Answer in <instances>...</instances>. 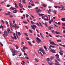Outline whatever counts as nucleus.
Masks as SVG:
<instances>
[{
	"label": "nucleus",
	"instance_id": "aec40b11",
	"mask_svg": "<svg viewBox=\"0 0 65 65\" xmlns=\"http://www.w3.org/2000/svg\"><path fill=\"white\" fill-rule=\"evenodd\" d=\"M51 31L52 33H53L54 34L55 33V31L53 30H51Z\"/></svg>",
	"mask_w": 65,
	"mask_h": 65
},
{
	"label": "nucleus",
	"instance_id": "393cba45",
	"mask_svg": "<svg viewBox=\"0 0 65 65\" xmlns=\"http://www.w3.org/2000/svg\"><path fill=\"white\" fill-rule=\"evenodd\" d=\"M42 6H43V7H44V8H45V7H46V5L44 4H43L42 5Z\"/></svg>",
	"mask_w": 65,
	"mask_h": 65
},
{
	"label": "nucleus",
	"instance_id": "e433bc0d",
	"mask_svg": "<svg viewBox=\"0 0 65 65\" xmlns=\"http://www.w3.org/2000/svg\"><path fill=\"white\" fill-rule=\"evenodd\" d=\"M25 16H26V17L27 18H28L29 15L27 14H26Z\"/></svg>",
	"mask_w": 65,
	"mask_h": 65
},
{
	"label": "nucleus",
	"instance_id": "9d476101",
	"mask_svg": "<svg viewBox=\"0 0 65 65\" xmlns=\"http://www.w3.org/2000/svg\"><path fill=\"white\" fill-rule=\"evenodd\" d=\"M42 23L44 24L45 26H46V27H48V26L47 25V24L46 22H45V23Z\"/></svg>",
	"mask_w": 65,
	"mask_h": 65
},
{
	"label": "nucleus",
	"instance_id": "2f4dec72",
	"mask_svg": "<svg viewBox=\"0 0 65 65\" xmlns=\"http://www.w3.org/2000/svg\"><path fill=\"white\" fill-rule=\"evenodd\" d=\"M59 45H60L61 46H63V47H65V45H62V44H59Z\"/></svg>",
	"mask_w": 65,
	"mask_h": 65
},
{
	"label": "nucleus",
	"instance_id": "338daca9",
	"mask_svg": "<svg viewBox=\"0 0 65 65\" xmlns=\"http://www.w3.org/2000/svg\"><path fill=\"white\" fill-rule=\"evenodd\" d=\"M16 49H18L19 48V47L17 46H16Z\"/></svg>",
	"mask_w": 65,
	"mask_h": 65
},
{
	"label": "nucleus",
	"instance_id": "7c9ffc66",
	"mask_svg": "<svg viewBox=\"0 0 65 65\" xmlns=\"http://www.w3.org/2000/svg\"><path fill=\"white\" fill-rule=\"evenodd\" d=\"M17 33H18V35H19V36H20L21 35V33H20V32H17Z\"/></svg>",
	"mask_w": 65,
	"mask_h": 65
},
{
	"label": "nucleus",
	"instance_id": "c9c22d12",
	"mask_svg": "<svg viewBox=\"0 0 65 65\" xmlns=\"http://www.w3.org/2000/svg\"><path fill=\"white\" fill-rule=\"evenodd\" d=\"M50 46L51 47H52V48H55V47L54 46H52V45H50Z\"/></svg>",
	"mask_w": 65,
	"mask_h": 65
},
{
	"label": "nucleus",
	"instance_id": "c85d7f7f",
	"mask_svg": "<svg viewBox=\"0 0 65 65\" xmlns=\"http://www.w3.org/2000/svg\"><path fill=\"white\" fill-rule=\"evenodd\" d=\"M0 28H2V29H3L4 28V27L2 26V25H1V26L0 27Z\"/></svg>",
	"mask_w": 65,
	"mask_h": 65
},
{
	"label": "nucleus",
	"instance_id": "37998d69",
	"mask_svg": "<svg viewBox=\"0 0 65 65\" xmlns=\"http://www.w3.org/2000/svg\"><path fill=\"white\" fill-rule=\"evenodd\" d=\"M23 23H24L25 24H27V22H26L23 21Z\"/></svg>",
	"mask_w": 65,
	"mask_h": 65
},
{
	"label": "nucleus",
	"instance_id": "680f3d73",
	"mask_svg": "<svg viewBox=\"0 0 65 65\" xmlns=\"http://www.w3.org/2000/svg\"><path fill=\"white\" fill-rule=\"evenodd\" d=\"M22 2L24 4H26V2H25L23 0H22Z\"/></svg>",
	"mask_w": 65,
	"mask_h": 65
},
{
	"label": "nucleus",
	"instance_id": "5701e85b",
	"mask_svg": "<svg viewBox=\"0 0 65 65\" xmlns=\"http://www.w3.org/2000/svg\"><path fill=\"white\" fill-rule=\"evenodd\" d=\"M28 43L31 46H32V45L31 43L29 41H28Z\"/></svg>",
	"mask_w": 65,
	"mask_h": 65
},
{
	"label": "nucleus",
	"instance_id": "69168bd1",
	"mask_svg": "<svg viewBox=\"0 0 65 65\" xmlns=\"http://www.w3.org/2000/svg\"><path fill=\"white\" fill-rule=\"evenodd\" d=\"M31 6H35V4H31Z\"/></svg>",
	"mask_w": 65,
	"mask_h": 65
},
{
	"label": "nucleus",
	"instance_id": "0eeeda50",
	"mask_svg": "<svg viewBox=\"0 0 65 65\" xmlns=\"http://www.w3.org/2000/svg\"><path fill=\"white\" fill-rule=\"evenodd\" d=\"M36 39L38 40V41L39 42H41V40H40V39L38 38V37L36 38Z\"/></svg>",
	"mask_w": 65,
	"mask_h": 65
},
{
	"label": "nucleus",
	"instance_id": "6ab92c4d",
	"mask_svg": "<svg viewBox=\"0 0 65 65\" xmlns=\"http://www.w3.org/2000/svg\"><path fill=\"white\" fill-rule=\"evenodd\" d=\"M40 35L41 36V37L43 38L44 39V37H43V35H42V34L41 32H40Z\"/></svg>",
	"mask_w": 65,
	"mask_h": 65
},
{
	"label": "nucleus",
	"instance_id": "052dcab7",
	"mask_svg": "<svg viewBox=\"0 0 65 65\" xmlns=\"http://www.w3.org/2000/svg\"><path fill=\"white\" fill-rule=\"evenodd\" d=\"M44 20L45 21H48L49 20L48 19H44Z\"/></svg>",
	"mask_w": 65,
	"mask_h": 65
},
{
	"label": "nucleus",
	"instance_id": "1a4fd4ad",
	"mask_svg": "<svg viewBox=\"0 0 65 65\" xmlns=\"http://www.w3.org/2000/svg\"><path fill=\"white\" fill-rule=\"evenodd\" d=\"M55 56L56 57V58H59V55L58 54H57L56 55H55Z\"/></svg>",
	"mask_w": 65,
	"mask_h": 65
},
{
	"label": "nucleus",
	"instance_id": "f8f14e48",
	"mask_svg": "<svg viewBox=\"0 0 65 65\" xmlns=\"http://www.w3.org/2000/svg\"><path fill=\"white\" fill-rule=\"evenodd\" d=\"M39 50L41 52H42L44 50L42 48H39Z\"/></svg>",
	"mask_w": 65,
	"mask_h": 65
},
{
	"label": "nucleus",
	"instance_id": "603ef678",
	"mask_svg": "<svg viewBox=\"0 0 65 65\" xmlns=\"http://www.w3.org/2000/svg\"><path fill=\"white\" fill-rule=\"evenodd\" d=\"M32 26H33V27H35V28H37V27H36V26L35 25H32Z\"/></svg>",
	"mask_w": 65,
	"mask_h": 65
},
{
	"label": "nucleus",
	"instance_id": "8fccbe9b",
	"mask_svg": "<svg viewBox=\"0 0 65 65\" xmlns=\"http://www.w3.org/2000/svg\"><path fill=\"white\" fill-rule=\"evenodd\" d=\"M62 25L63 26H65V23H62Z\"/></svg>",
	"mask_w": 65,
	"mask_h": 65
},
{
	"label": "nucleus",
	"instance_id": "20e7f679",
	"mask_svg": "<svg viewBox=\"0 0 65 65\" xmlns=\"http://www.w3.org/2000/svg\"><path fill=\"white\" fill-rule=\"evenodd\" d=\"M50 51H51V52L53 53H56V51L54 50H50Z\"/></svg>",
	"mask_w": 65,
	"mask_h": 65
},
{
	"label": "nucleus",
	"instance_id": "f03ea898",
	"mask_svg": "<svg viewBox=\"0 0 65 65\" xmlns=\"http://www.w3.org/2000/svg\"><path fill=\"white\" fill-rule=\"evenodd\" d=\"M11 50H12V55L13 56H14L16 54L15 53H16L17 52V50H15L14 49H13L12 48H11Z\"/></svg>",
	"mask_w": 65,
	"mask_h": 65
},
{
	"label": "nucleus",
	"instance_id": "6e6552de",
	"mask_svg": "<svg viewBox=\"0 0 65 65\" xmlns=\"http://www.w3.org/2000/svg\"><path fill=\"white\" fill-rule=\"evenodd\" d=\"M48 29L50 30H51V29H53L54 28L52 27H51L50 26H49L48 27Z\"/></svg>",
	"mask_w": 65,
	"mask_h": 65
},
{
	"label": "nucleus",
	"instance_id": "6e6d98bb",
	"mask_svg": "<svg viewBox=\"0 0 65 65\" xmlns=\"http://www.w3.org/2000/svg\"><path fill=\"white\" fill-rule=\"evenodd\" d=\"M10 6V5H7V6L8 7H9Z\"/></svg>",
	"mask_w": 65,
	"mask_h": 65
},
{
	"label": "nucleus",
	"instance_id": "a211bd4d",
	"mask_svg": "<svg viewBox=\"0 0 65 65\" xmlns=\"http://www.w3.org/2000/svg\"><path fill=\"white\" fill-rule=\"evenodd\" d=\"M40 35L41 36V37L43 38L44 39V37H43V35H42V34L41 32H40Z\"/></svg>",
	"mask_w": 65,
	"mask_h": 65
},
{
	"label": "nucleus",
	"instance_id": "7ed1b4c3",
	"mask_svg": "<svg viewBox=\"0 0 65 65\" xmlns=\"http://www.w3.org/2000/svg\"><path fill=\"white\" fill-rule=\"evenodd\" d=\"M8 35L7 32L6 31H5V32H4V34H3V36L5 37V35L6 36H7Z\"/></svg>",
	"mask_w": 65,
	"mask_h": 65
},
{
	"label": "nucleus",
	"instance_id": "dca6fc26",
	"mask_svg": "<svg viewBox=\"0 0 65 65\" xmlns=\"http://www.w3.org/2000/svg\"><path fill=\"white\" fill-rule=\"evenodd\" d=\"M16 37H17V38H18V39H19V37L18 36V32L17 31H16Z\"/></svg>",
	"mask_w": 65,
	"mask_h": 65
},
{
	"label": "nucleus",
	"instance_id": "412c9836",
	"mask_svg": "<svg viewBox=\"0 0 65 65\" xmlns=\"http://www.w3.org/2000/svg\"><path fill=\"white\" fill-rule=\"evenodd\" d=\"M17 6V4H16L15 3V7L17 8H19V7L18 6Z\"/></svg>",
	"mask_w": 65,
	"mask_h": 65
},
{
	"label": "nucleus",
	"instance_id": "bf43d9fd",
	"mask_svg": "<svg viewBox=\"0 0 65 65\" xmlns=\"http://www.w3.org/2000/svg\"><path fill=\"white\" fill-rule=\"evenodd\" d=\"M57 60H58V61H59V62H60V61H61L59 59H58V58H57Z\"/></svg>",
	"mask_w": 65,
	"mask_h": 65
},
{
	"label": "nucleus",
	"instance_id": "2eb2a0df",
	"mask_svg": "<svg viewBox=\"0 0 65 65\" xmlns=\"http://www.w3.org/2000/svg\"><path fill=\"white\" fill-rule=\"evenodd\" d=\"M16 9V8H13L12 7H11V8H10V10H14V9Z\"/></svg>",
	"mask_w": 65,
	"mask_h": 65
},
{
	"label": "nucleus",
	"instance_id": "774afa93",
	"mask_svg": "<svg viewBox=\"0 0 65 65\" xmlns=\"http://www.w3.org/2000/svg\"><path fill=\"white\" fill-rule=\"evenodd\" d=\"M26 39L27 40H29V38L28 37H26Z\"/></svg>",
	"mask_w": 65,
	"mask_h": 65
},
{
	"label": "nucleus",
	"instance_id": "c756f323",
	"mask_svg": "<svg viewBox=\"0 0 65 65\" xmlns=\"http://www.w3.org/2000/svg\"><path fill=\"white\" fill-rule=\"evenodd\" d=\"M9 31H10V29L9 28H8V29H7V31H8V33H9Z\"/></svg>",
	"mask_w": 65,
	"mask_h": 65
},
{
	"label": "nucleus",
	"instance_id": "4d7b16f0",
	"mask_svg": "<svg viewBox=\"0 0 65 65\" xmlns=\"http://www.w3.org/2000/svg\"><path fill=\"white\" fill-rule=\"evenodd\" d=\"M21 50L23 52H24V53H25V51L23 50L22 49H21Z\"/></svg>",
	"mask_w": 65,
	"mask_h": 65
},
{
	"label": "nucleus",
	"instance_id": "cd10ccee",
	"mask_svg": "<svg viewBox=\"0 0 65 65\" xmlns=\"http://www.w3.org/2000/svg\"><path fill=\"white\" fill-rule=\"evenodd\" d=\"M31 23L32 24H35V23L32 21H31Z\"/></svg>",
	"mask_w": 65,
	"mask_h": 65
},
{
	"label": "nucleus",
	"instance_id": "09e8293b",
	"mask_svg": "<svg viewBox=\"0 0 65 65\" xmlns=\"http://www.w3.org/2000/svg\"><path fill=\"white\" fill-rule=\"evenodd\" d=\"M60 36L59 35H55V36L56 37H57V38H59V37Z\"/></svg>",
	"mask_w": 65,
	"mask_h": 65
},
{
	"label": "nucleus",
	"instance_id": "e2e57ef3",
	"mask_svg": "<svg viewBox=\"0 0 65 65\" xmlns=\"http://www.w3.org/2000/svg\"><path fill=\"white\" fill-rule=\"evenodd\" d=\"M48 35L49 36L51 37H52V36L50 34H49V35Z\"/></svg>",
	"mask_w": 65,
	"mask_h": 65
},
{
	"label": "nucleus",
	"instance_id": "ea45409f",
	"mask_svg": "<svg viewBox=\"0 0 65 65\" xmlns=\"http://www.w3.org/2000/svg\"><path fill=\"white\" fill-rule=\"evenodd\" d=\"M59 53L60 54V55H63V53H62L61 52H59Z\"/></svg>",
	"mask_w": 65,
	"mask_h": 65
},
{
	"label": "nucleus",
	"instance_id": "f3484780",
	"mask_svg": "<svg viewBox=\"0 0 65 65\" xmlns=\"http://www.w3.org/2000/svg\"><path fill=\"white\" fill-rule=\"evenodd\" d=\"M31 27L32 28V29L34 30L35 31V28L32 25H31Z\"/></svg>",
	"mask_w": 65,
	"mask_h": 65
},
{
	"label": "nucleus",
	"instance_id": "c03bdc74",
	"mask_svg": "<svg viewBox=\"0 0 65 65\" xmlns=\"http://www.w3.org/2000/svg\"><path fill=\"white\" fill-rule=\"evenodd\" d=\"M54 56H51L50 57L51 59H53V58H54Z\"/></svg>",
	"mask_w": 65,
	"mask_h": 65
},
{
	"label": "nucleus",
	"instance_id": "3c124183",
	"mask_svg": "<svg viewBox=\"0 0 65 65\" xmlns=\"http://www.w3.org/2000/svg\"><path fill=\"white\" fill-rule=\"evenodd\" d=\"M35 3L36 4H40V3H39V2H35Z\"/></svg>",
	"mask_w": 65,
	"mask_h": 65
},
{
	"label": "nucleus",
	"instance_id": "a19ab883",
	"mask_svg": "<svg viewBox=\"0 0 65 65\" xmlns=\"http://www.w3.org/2000/svg\"><path fill=\"white\" fill-rule=\"evenodd\" d=\"M45 18V17L44 16H43L42 17V18L43 19H44Z\"/></svg>",
	"mask_w": 65,
	"mask_h": 65
},
{
	"label": "nucleus",
	"instance_id": "72a5a7b5",
	"mask_svg": "<svg viewBox=\"0 0 65 65\" xmlns=\"http://www.w3.org/2000/svg\"><path fill=\"white\" fill-rule=\"evenodd\" d=\"M43 47H44V48L45 50H47V48H46V47L44 45V46H43Z\"/></svg>",
	"mask_w": 65,
	"mask_h": 65
},
{
	"label": "nucleus",
	"instance_id": "ddd939ff",
	"mask_svg": "<svg viewBox=\"0 0 65 65\" xmlns=\"http://www.w3.org/2000/svg\"><path fill=\"white\" fill-rule=\"evenodd\" d=\"M11 38H12L13 39H14L15 38V39L16 40L17 39V38L15 36L14 37H11Z\"/></svg>",
	"mask_w": 65,
	"mask_h": 65
},
{
	"label": "nucleus",
	"instance_id": "a18cd8bd",
	"mask_svg": "<svg viewBox=\"0 0 65 65\" xmlns=\"http://www.w3.org/2000/svg\"><path fill=\"white\" fill-rule=\"evenodd\" d=\"M17 28V29H18L19 28V26H17L16 27V26H15V28Z\"/></svg>",
	"mask_w": 65,
	"mask_h": 65
},
{
	"label": "nucleus",
	"instance_id": "f704fd0d",
	"mask_svg": "<svg viewBox=\"0 0 65 65\" xmlns=\"http://www.w3.org/2000/svg\"><path fill=\"white\" fill-rule=\"evenodd\" d=\"M42 53L43 55H45V54H46L45 52L44 51V50L42 52Z\"/></svg>",
	"mask_w": 65,
	"mask_h": 65
},
{
	"label": "nucleus",
	"instance_id": "b1692460",
	"mask_svg": "<svg viewBox=\"0 0 65 65\" xmlns=\"http://www.w3.org/2000/svg\"><path fill=\"white\" fill-rule=\"evenodd\" d=\"M61 20L63 21H65V18H62L61 19Z\"/></svg>",
	"mask_w": 65,
	"mask_h": 65
},
{
	"label": "nucleus",
	"instance_id": "bb28decb",
	"mask_svg": "<svg viewBox=\"0 0 65 65\" xmlns=\"http://www.w3.org/2000/svg\"><path fill=\"white\" fill-rule=\"evenodd\" d=\"M34 60H35V61H36V62H39V61L38 60V59L36 58H35L34 59Z\"/></svg>",
	"mask_w": 65,
	"mask_h": 65
},
{
	"label": "nucleus",
	"instance_id": "de8ad7c7",
	"mask_svg": "<svg viewBox=\"0 0 65 65\" xmlns=\"http://www.w3.org/2000/svg\"><path fill=\"white\" fill-rule=\"evenodd\" d=\"M36 24L37 26H40V25L38 23H36Z\"/></svg>",
	"mask_w": 65,
	"mask_h": 65
},
{
	"label": "nucleus",
	"instance_id": "4468645a",
	"mask_svg": "<svg viewBox=\"0 0 65 65\" xmlns=\"http://www.w3.org/2000/svg\"><path fill=\"white\" fill-rule=\"evenodd\" d=\"M46 60L47 61V62H49V61H51V60L50 58H47Z\"/></svg>",
	"mask_w": 65,
	"mask_h": 65
},
{
	"label": "nucleus",
	"instance_id": "423d86ee",
	"mask_svg": "<svg viewBox=\"0 0 65 65\" xmlns=\"http://www.w3.org/2000/svg\"><path fill=\"white\" fill-rule=\"evenodd\" d=\"M50 44L52 45H56V44H55V43H54L53 42H51L50 43Z\"/></svg>",
	"mask_w": 65,
	"mask_h": 65
},
{
	"label": "nucleus",
	"instance_id": "864d4df0",
	"mask_svg": "<svg viewBox=\"0 0 65 65\" xmlns=\"http://www.w3.org/2000/svg\"><path fill=\"white\" fill-rule=\"evenodd\" d=\"M6 24H7V26H8V23L7 21H6Z\"/></svg>",
	"mask_w": 65,
	"mask_h": 65
},
{
	"label": "nucleus",
	"instance_id": "473e14b6",
	"mask_svg": "<svg viewBox=\"0 0 65 65\" xmlns=\"http://www.w3.org/2000/svg\"><path fill=\"white\" fill-rule=\"evenodd\" d=\"M52 19H51L50 21H49V23L50 24H51L52 23Z\"/></svg>",
	"mask_w": 65,
	"mask_h": 65
},
{
	"label": "nucleus",
	"instance_id": "13d9d810",
	"mask_svg": "<svg viewBox=\"0 0 65 65\" xmlns=\"http://www.w3.org/2000/svg\"><path fill=\"white\" fill-rule=\"evenodd\" d=\"M55 61L56 62V63H59V62L57 61V60H55Z\"/></svg>",
	"mask_w": 65,
	"mask_h": 65
},
{
	"label": "nucleus",
	"instance_id": "9b49d317",
	"mask_svg": "<svg viewBox=\"0 0 65 65\" xmlns=\"http://www.w3.org/2000/svg\"><path fill=\"white\" fill-rule=\"evenodd\" d=\"M8 13H5V14L6 15H10V13H11V12H8Z\"/></svg>",
	"mask_w": 65,
	"mask_h": 65
},
{
	"label": "nucleus",
	"instance_id": "0e129e2a",
	"mask_svg": "<svg viewBox=\"0 0 65 65\" xmlns=\"http://www.w3.org/2000/svg\"><path fill=\"white\" fill-rule=\"evenodd\" d=\"M25 58L27 59H29L28 57L27 56H25Z\"/></svg>",
	"mask_w": 65,
	"mask_h": 65
},
{
	"label": "nucleus",
	"instance_id": "5fc2aeb1",
	"mask_svg": "<svg viewBox=\"0 0 65 65\" xmlns=\"http://www.w3.org/2000/svg\"><path fill=\"white\" fill-rule=\"evenodd\" d=\"M57 42H61V40H57Z\"/></svg>",
	"mask_w": 65,
	"mask_h": 65
},
{
	"label": "nucleus",
	"instance_id": "4be33fe9",
	"mask_svg": "<svg viewBox=\"0 0 65 65\" xmlns=\"http://www.w3.org/2000/svg\"><path fill=\"white\" fill-rule=\"evenodd\" d=\"M60 6H61V7H60V6H57V8H62V7H63V6L61 5Z\"/></svg>",
	"mask_w": 65,
	"mask_h": 65
},
{
	"label": "nucleus",
	"instance_id": "79ce46f5",
	"mask_svg": "<svg viewBox=\"0 0 65 65\" xmlns=\"http://www.w3.org/2000/svg\"><path fill=\"white\" fill-rule=\"evenodd\" d=\"M29 31L31 33H32V31L30 29L29 30Z\"/></svg>",
	"mask_w": 65,
	"mask_h": 65
},
{
	"label": "nucleus",
	"instance_id": "39448f33",
	"mask_svg": "<svg viewBox=\"0 0 65 65\" xmlns=\"http://www.w3.org/2000/svg\"><path fill=\"white\" fill-rule=\"evenodd\" d=\"M19 7H20L21 8H23V7L22 5V4L20 3H19Z\"/></svg>",
	"mask_w": 65,
	"mask_h": 65
},
{
	"label": "nucleus",
	"instance_id": "58836bf2",
	"mask_svg": "<svg viewBox=\"0 0 65 65\" xmlns=\"http://www.w3.org/2000/svg\"><path fill=\"white\" fill-rule=\"evenodd\" d=\"M48 63L49 65H53L52 63L50 62H48Z\"/></svg>",
	"mask_w": 65,
	"mask_h": 65
},
{
	"label": "nucleus",
	"instance_id": "4c0bfd02",
	"mask_svg": "<svg viewBox=\"0 0 65 65\" xmlns=\"http://www.w3.org/2000/svg\"><path fill=\"white\" fill-rule=\"evenodd\" d=\"M23 34H24V35H25L26 36H28V35H27V34L26 33H23Z\"/></svg>",
	"mask_w": 65,
	"mask_h": 65
},
{
	"label": "nucleus",
	"instance_id": "a878e982",
	"mask_svg": "<svg viewBox=\"0 0 65 65\" xmlns=\"http://www.w3.org/2000/svg\"><path fill=\"white\" fill-rule=\"evenodd\" d=\"M55 32L57 34H61V33H60L59 32H57V31H56Z\"/></svg>",
	"mask_w": 65,
	"mask_h": 65
},
{
	"label": "nucleus",
	"instance_id": "f257e3e1",
	"mask_svg": "<svg viewBox=\"0 0 65 65\" xmlns=\"http://www.w3.org/2000/svg\"><path fill=\"white\" fill-rule=\"evenodd\" d=\"M36 12L38 14V15L40 16H42L43 15H44V14H39V13H40L42 11L40 9H38L37 10H36Z\"/></svg>",
	"mask_w": 65,
	"mask_h": 65
},
{
	"label": "nucleus",
	"instance_id": "49530a36",
	"mask_svg": "<svg viewBox=\"0 0 65 65\" xmlns=\"http://www.w3.org/2000/svg\"><path fill=\"white\" fill-rule=\"evenodd\" d=\"M2 23L3 24H4L5 23L4 22V21H3V20H2Z\"/></svg>",
	"mask_w": 65,
	"mask_h": 65
}]
</instances>
